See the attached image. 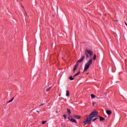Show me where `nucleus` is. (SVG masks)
<instances>
[{
    "label": "nucleus",
    "instance_id": "f257e3e1",
    "mask_svg": "<svg viewBox=\"0 0 127 127\" xmlns=\"http://www.w3.org/2000/svg\"><path fill=\"white\" fill-rule=\"evenodd\" d=\"M84 54H85L86 59L87 61L89 60L84 65V69L83 72H86L90 68V66L92 65L93 63V59L91 58L93 56V52L91 50H85L84 51Z\"/></svg>",
    "mask_w": 127,
    "mask_h": 127
},
{
    "label": "nucleus",
    "instance_id": "f03ea898",
    "mask_svg": "<svg viewBox=\"0 0 127 127\" xmlns=\"http://www.w3.org/2000/svg\"><path fill=\"white\" fill-rule=\"evenodd\" d=\"M98 114L99 112L94 110L89 115V116L87 117L86 119H84L83 123L85 125H87V124H91V123H92V119H93V118L97 117V115Z\"/></svg>",
    "mask_w": 127,
    "mask_h": 127
},
{
    "label": "nucleus",
    "instance_id": "7ed1b4c3",
    "mask_svg": "<svg viewBox=\"0 0 127 127\" xmlns=\"http://www.w3.org/2000/svg\"><path fill=\"white\" fill-rule=\"evenodd\" d=\"M84 59H85V56H83L81 57V58L77 61V63H81V62H83V60H84Z\"/></svg>",
    "mask_w": 127,
    "mask_h": 127
},
{
    "label": "nucleus",
    "instance_id": "20e7f679",
    "mask_svg": "<svg viewBox=\"0 0 127 127\" xmlns=\"http://www.w3.org/2000/svg\"><path fill=\"white\" fill-rule=\"evenodd\" d=\"M106 113L107 114V115L110 116V115H112V111L110 110H107Z\"/></svg>",
    "mask_w": 127,
    "mask_h": 127
},
{
    "label": "nucleus",
    "instance_id": "39448f33",
    "mask_svg": "<svg viewBox=\"0 0 127 127\" xmlns=\"http://www.w3.org/2000/svg\"><path fill=\"white\" fill-rule=\"evenodd\" d=\"M99 119H100V122H103V121H105V118H104L103 117L99 116Z\"/></svg>",
    "mask_w": 127,
    "mask_h": 127
},
{
    "label": "nucleus",
    "instance_id": "423d86ee",
    "mask_svg": "<svg viewBox=\"0 0 127 127\" xmlns=\"http://www.w3.org/2000/svg\"><path fill=\"white\" fill-rule=\"evenodd\" d=\"M69 121L70 122H72V123H77V120H75L74 119H71L69 120Z\"/></svg>",
    "mask_w": 127,
    "mask_h": 127
},
{
    "label": "nucleus",
    "instance_id": "0eeeda50",
    "mask_svg": "<svg viewBox=\"0 0 127 127\" xmlns=\"http://www.w3.org/2000/svg\"><path fill=\"white\" fill-rule=\"evenodd\" d=\"M51 89H52V86L47 88L46 91V92H49V91H50V90H51Z\"/></svg>",
    "mask_w": 127,
    "mask_h": 127
},
{
    "label": "nucleus",
    "instance_id": "6e6552de",
    "mask_svg": "<svg viewBox=\"0 0 127 127\" xmlns=\"http://www.w3.org/2000/svg\"><path fill=\"white\" fill-rule=\"evenodd\" d=\"M69 95H70V93H69V91L66 90V97H69Z\"/></svg>",
    "mask_w": 127,
    "mask_h": 127
},
{
    "label": "nucleus",
    "instance_id": "1a4fd4ad",
    "mask_svg": "<svg viewBox=\"0 0 127 127\" xmlns=\"http://www.w3.org/2000/svg\"><path fill=\"white\" fill-rule=\"evenodd\" d=\"M67 113L68 115H71V111H70V109H67Z\"/></svg>",
    "mask_w": 127,
    "mask_h": 127
},
{
    "label": "nucleus",
    "instance_id": "9d476101",
    "mask_svg": "<svg viewBox=\"0 0 127 127\" xmlns=\"http://www.w3.org/2000/svg\"><path fill=\"white\" fill-rule=\"evenodd\" d=\"M80 75V71H79V72H77L76 74H75L73 76V77H76V76H78V75Z\"/></svg>",
    "mask_w": 127,
    "mask_h": 127
},
{
    "label": "nucleus",
    "instance_id": "9b49d317",
    "mask_svg": "<svg viewBox=\"0 0 127 127\" xmlns=\"http://www.w3.org/2000/svg\"><path fill=\"white\" fill-rule=\"evenodd\" d=\"M74 118H75V119H77V120H78V119H80V118H81V117L79 116H74Z\"/></svg>",
    "mask_w": 127,
    "mask_h": 127
},
{
    "label": "nucleus",
    "instance_id": "f8f14e48",
    "mask_svg": "<svg viewBox=\"0 0 127 127\" xmlns=\"http://www.w3.org/2000/svg\"><path fill=\"white\" fill-rule=\"evenodd\" d=\"M78 66H79V63L77 62L76 64L74 65V67L77 68V67H78Z\"/></svg>",
    "mask_w": 127,
    "mask_h": 127
},
{
    "label": "nucleus",
    "instance_id": "ddd939ff",
    "mask_svg": "<svg viewBox=\"0 0 127 127\" xmlns=\"http://www.w3.org/2000/svg\"><path fill=\"white\" fill-rule=\"evenodd\" d=\"M69 78L70 81H73V80H74V78H73L72 76H70Z\"/></svg>",
    "mask_w": 127,
    "mask_h": 127
},
{
    "label": "nucleus",
    "instance_id": "4468645a",
    "mask_svg": "<svg viewBox=\"0 0 127 127\" xmlns=\"http://www.w3.org/2000/svg\"><path fill=\"white\" fill-rule=\"evenodd\" d=\"M96 58H97V56L96 55V54H95V55H94L93 60H96Z\"/></svg>",
    "mask_w": 127,
    "mask_h": 127
},
{
    "label": "nucleus",
    "instance_id": "2eb2a0df",
    "mask_svg": "<svg viewBox=\"0 0 127 127\" xmlns=\"http://www.w3.org/2000/svg\"><path fill=\"white\" fill-rule=\"evenodd\" d=\"M91 99H94L95 98V97H96V96H95V95L94 94H91Z\"/></svg>",
    "mask_w": 127,
    "mask_h": 127
},
{
    "label": "nucleus",
    "instance_id": "dca6fc26",
    "mask_svg": "<svg viewBox=\"0 0 127 127\" xmlns=\"http://www.w3.org/2000/svg\"><path fill=\"white\" fill-rule=\"evenodd\" d=\"M13 98H12L10 100L7 102V103H11L13 101Z\"/></svg>",
    "mask_w": 127,
    "mask_h": 127
},
{
    "label": "nucleus",
    "instance_id": "f3484780",
    "mask_svg": "<svg viewBox=\"0 0 127 127\" xmlns=\"http://www.w3.org/2000/svg\"><path fill=\"white\" fill-rule=\"evenodd\" d=\"M76 70H77V67H75L73 68V72H75L76 71Z\"/></svg>",
    "mask_w": 127,
    "mask_h": 127
},
{
    "label": "nucleus",
    "instance_id": "a211bd4d",
    "mask_svg": "<svg viewBox=\"0 0 127 127\" xmlns=\"http://www.w3.org/2000/svg\"><path fill=\"white\" fill-rule=\"evenodd\" d=\"M46 123H47V121H43L42 125H45Z\"/></svg>",
    "mask_w": 127,
    "mask_h": 127
},
{
    "label": "nucleus",
    "instance_id": "6ab92c4d",
    "mask_svg": "<svg viewBox=\"0 0 127 127\" xmlns=\"http://www.w3.org/2000/svg\"><path fill=\"white\" fill-rule=\"evenodd\" d=\"M98 119H99V118H95V119H93L92 121H93V122H95V121H97V120H98Z\"/></svg>",
    "mask_w": 127,
    "mask_h": 127
},
{
    "label": "nucleus",
    "instance_id": "aec40b11",
    "mask_svg": "<svg viewBox=\"0 0 127 127\" xmlns=\"http://www.w3.org/2000/svg\"><path fill=\"white\" fill-rule=\"evenodd\" d=\"M64 117L65 120H66V118H67V117L66 116V115H64Z\"/></svg>",
    "mask_w": 127,
    "mask_h": 127
},
{
    "label": "nucleus",
    "instance_id": "412c9836",
    "mask_svg": "<svg viewBox=\"0 0 127 127\" xmlns=\"http://www.w3.org/2000/svg\"><path fill=\"white\" fill-rule=\"evenodd\" d=\"M44 103H43V104L40 105V107H41V106H44Z\"/></svg>",
    "mask_w": 127,
    "mask_h": 127
},
{
    "label": "nucleus",
    "instance_id": "4be33fe9",
    "mask_svg": "<svg viewBox=\"0 0 127 127\" xmlns=\"http://www.w3.org/2000/svg\"><path fill=\"white\" fill-rule=\"evenodd\" d=\"M125 24H126V26H127V23L126 22H125Z\"/></svg>",
    "mask_w": 127,
    "mask_h": 127
},
{
    "label": "nucleus",
    "instance_id": "5701e85b",
    "mask_svg": "<svg viewBox=\"0 0 127 127\" xmlns=\"http://www.w3.org/2000/svg\"><path fill=\"white\" fill-rule=\"evenodd\" d=\"M37 113H38V114H39V111H37Z\"/></svg>",
    "mask_w": 127,
    "mask_h": 127
},
{
    "label": "nucleus",
    "instance_id": "b1692460",
    "mask_svg": "<svg viewBox=\"0 0 127 127\" xmlns=\"http://www.w3.org/2000/svg\"><path fill=\"white\" fill-rule=\"evenodd\" d=\"M68 120H70V118L69 117H68Z\"/></svg>",
    "mask_w": 127,
    "mask_h": 127
},
{
    "label": "nucleus",
    "instance_id": "393cba45",
    "mask_svg": "<svg viewBox=\"0 0 127 127\" xmlns=\"http://www.w3.org/2000/svg\"><path fill=\"white\" fill-rule=\"evenodd\" d=\"M117 21H119V20H117Z\"/></svg>",
    "mask_w": 127,
    "mask_h": 127
},
{
    "label": "nucleus",
    "instance_id": "a878e982",
    "mask_svg": "<svg viewBox=\"0 0 127 127\" xmlns=\"http://www.w3.org/2000/svg\"><path fill=\"white\" fill-rule=\"evenodd\" d=\"M93 105H94V103H93Z\"/></svg>",
    "mask_w": 127,
    "mask_h": 127
}]
</instances>
